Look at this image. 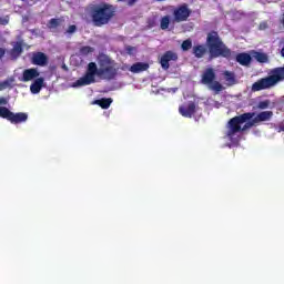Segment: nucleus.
Returning <instances> with one entry per match:
<instances>
[{
	"instance_id": "nucleus-1",
	"label": "nucleus",
	"mask_w": 284,
	"mask_h": 284,
	"mask_svg": "<svg viewBox=\"0 0 284 284\" xmlns=\"http://www.w3.org/2000/svg\"><path fill=\"white\" fill-rule=\"evenodd\" d=\"M114 6L109 3L93 4L89 10L91 21L95 28H103V26H108V23H110L114 18Z\"/></svg>"
},
{
	"instance_id": "nucleus-2",
	"label": "nucleus",
	"mask_w": 284,
	"mask_h": 284,
	"mask_svg": "<svg viewBox=\"0 0 284 284\" xmlns=\"http://www.w3.org/2000/svg\"><path fill=\"white\" fill-rule=\"evenodd\" d=\"M206 45L209 49L210 59H219V57H223V59L232 58V50H230V48L223 43V40L216 31H211L207 33Z\"/></svg>"
},
{
	"instance_id": "nucleus-3",
	"label": "nucleus",
	"mask_w": 284,
	"mask_h": 284,
	"mask_svg": "<svg viewBox=\"0 0 284 284\" xmlns=\"http://www.w3.org/2000/svg\"><path fill=\"white\" fill-rule=\"evenodd\" d=\"M99 63V78L103 79L104 81H114V79L119 77V70L125 72V70L129 69L128 64L120 67L116 61L112 60V58L108 55H102Z\"/></svg>"
},
{
	"instance_id": "nucleus-4",
	"label": "nucleus",
	"mask_w": 284,
	"mask_h": 284,
	"mask_svg": "<svg viewBox=\"0 0 284 284\" xmlns=\"http://www.w3.org/2000/svg\"><path fill=\"white\" fill-rule=\"evenodd\" d=\"M281 81H284V67H276L270 70L268 77L261 78L252 84V92L270 90V88H274Z\"/></svg>"
},
{
	"instance_id": "nucleus-5",
	"label": "nucleus",
	"mask_w": 284,
	"mask_h": 284,
	"mask_svg": "<svg viewBox=\"0 0 284 284\" xmlns=\"http://www.w3.org/2000/svg\"><path fill=\"white\" fill-rule=\"evenodd\" d=\"M254 116H256V113L246 112L241 115H236L232 118L229 121V130L226 132V135L229 136V139H232V136H234V134H239V132H243V126L241 125L250 121V119H254Z\"/></svg>"
},
{
	"instance_id": "nucleus-6",
	"label": "nucleus",
	"mask_w": 284,
	"mask_h": 284,
	"mask_svg": "<svg viewBox=\"0 0 284 284\" xmlns=\"http://www.w3.org/2000/svg\"><path fill=\"white\" fill-rule=\"evenodd\" d=\"M201 83L202 85H209L210 90H213L214 92L223 91V84L216 81V70H214L212 67L206 68L202 72Z\"/></svg>"
},
{
	"instance_id": "nucleus-7",
	"label": "nucleus",
	"mask_w": 284,
	"mask_h": 284,
	"mask_svg": "<svg viewBox=\"0 0 284 284\" xmlns=\"http://www.w3.org/2000/svg\"><path fill=\"white\" fill-rule=\"evenodd\" d=\"M95 77H99V67H97L94 62H90L85 74L73 83V88L92 85V83H95L97 81Z\"/></svg>"
},
{
	"instance_id": "nucleus-8",
	"label": "nucleus",
	"mask_w": 284,
	"mask_h": 284,
	"mask_svg": "<svg viewBox=\"0 0 284 284\" xmlns=\"http://www.w3.org/2000/svg\"><path fill=\"white\" fill-rule=\"evenodd\" d=\"M0 116L1 119H7V121H10V123H13L14 125L26 123V121H28V113H14L6 106H0Z\"/></svg>"
},
{
	"instance_id": "nucleus-9",
	"label": "nucleus",
	"mask_w": 284,
	"mask_h": 284,
	"mask_svg": "<svg viewBox=\"0 0 284 284\" xmlns=\"http://www.w3.org/2000/svg\"><path fill=\"white\" fill-rule=\"evenodd\" d=\"M192 16V9L187 3H182L173 9V21L175 23H183Z\"/></svg>"
},
{
	"instance_id": "nucleus-10",
	"label": "nucleus",
	"mask_w": 284,
	"mask_h": 284,
	"mask_svg": "<svg viewBox=\"0 0 284 284\" xmlns=\"http://www.w3.org/2000/svg\"><path fill=\"white\" fill-rule=\"evenodd\" d=\"M170 61H179V54L174 51H165L160 58L162 70H170Z\"/></svg>"
},
{
	"instance_id": "nucleus-11",
	"label": "nucleus",
	"mask_w": 284,
	"mask_h": 284,
	"mask_svg": "<svg viewBox=\"0 0 284 284\" xmlns=\"http://www.w3.org/2000/svg\"><path fill=\"white\" fill-rule=\"evenodd\" d=\"M179 112L185 119H192V116H194V114H196V103L189 102V104L186 106L181 105L179 108Z\"/></svg>"
},
{
	"instance_id": "nucleus-12",
	"label": "nucleus",
	"mask_w": 284,
	"mask_h": 284,
	"mask_svg": "<svg viewBox=\"0 0 284 284\" xmlns=\"http://www.w3.org/2000/svg\"><path fill=\"white\" fill-rule=\"evenodd\" d=\"M32 65L45 68L48 65V55L43 52H34L31 58Z\"/></svg>"
},
{
	"instance_id": "nucleus-13",
	"label": "nucleus",
	"mask_w": 284,
	"mask_h": 284,
	"mask_svg": "<svg viewBox=\"0 0 284 284\" xmlns=\"http://www.w3.org/2000/svg\"><path fill=\"white\" fill-rule=\"evenodd\" d=\"M40 74L41 73H39V70H37V68L26 69L22 72L21 81H23L24 83H28V81H32L34 79H39Z\"/></svg>"
},
{
	"instance_id": "nucleus-14",
	"label": "nucleus",
	"mask_w": 284,
	"mask_h": 284,
	"mask_svg": "<svg viewBox=\"0 0 284 284\" xmlns=\"http://www.w3.org/2000/svg\"><path fill=\"white\" fill-rule=\"evenodd\" d=\"M128 70H130V72H132L133 74H139L140 72H145L150 70V64L148 62H136L131 67L128 65Z\"/></svg>"
},
{
	"instance_id": "nucleus-15",
	"label": "nucleus",
	"mask_w": 284,
	"mask_h": 284,
	"mask_svg": "<svg viewBox=\"0 0 284 284\" xmlns=\"http://www.w3.org/2000/svg\"><path fill=\"white\" fill-rule=\"evenodd\" d=\"M251 57L257 61V63H270V57L267 53H263L261 51L253 50L251 51Z\"/></svg>"
},
{
	"instance_id": "nucleus-16",
	"label": "nucleus",
	"mask_w": 284,
	"mask_h": 284,
	"mask_svg": "<svg viewBox=\"0 0 284 284\" xmlns=\"http://www.w3.org/2000/svg\"><path fill=\"white\" fill-rule=\"evenodd\" d=\"M43 83H45L44 78H38L33 81V83L30 85V91L32 94H39L41 92V89L43 88Z\"/></svg>"
},
{
	"instance_id": "nucleus-17",
	"label": "nucleus",
	"mask_w": 284,
	"mask_h": 284,
	"mask_svg": "<svg viewBox=\"0 0 284 284\" xmlns=\"http://www.w3.org/2000/svg\"><path fill=\"white\" fill-rule=\"evenodd\" d=\"M193 54L195 59H203L207 54V47L205 44H196L193 47Z\"/></svg>"
},
{
	"instance_id": "nucleus-18",
	"label": "nucleus",
	"mask_w": 284,
	"mask_h": 284,
	"mask_svg": "<svg viewBox=\"0 0 284 284\" xmlns=\"http://www.w3.org/2000/svg\"><path fill=\"white\" fill-rule=\"evenodd\" d=\"M273 116H274V112H272V111H262V112L257 113L256 115H254L255 121L257 123H263L265 121H270Z\"/></svg>"
},
{
	"instance_id": "nucleus-19",
	"label": "nucleus",
	"mask_w": 284,
	"mask_h": 284,
	"mask_svg": "<svg viewBox=\"0 0 284 284\" xmlns=\"http://www.w3.org/2000/svg\"><path fill=\"white\" fill-rule=\"evenodd\" d=\"M235 61L240 63V65H250L252 63V55L248 53H239Z\"/></svg>"
},
{
	"instance_id": "nucleus-20",
	"label": "nucleus",
	"mask_w": 284,
	"mask_h": 284,
	"mask_svg": "<svg viewBox=\"0 0 284 284\" xmlns=\"http://www.w3.org/2000/svg\"><path fill=\"white\" fill-rule=\"evenodd\" d=\"M112 98H102L100 100H95V105L102 108V110H108L110 105H112Z\"/></svg>"
},
{
	"instance_id": "nucleus-21",
	"label": "nucleus",
	"mask_w": 284,
	"mask_h": 284,
	"mask_svg": "<svg viewBox=\"0 0 284 284\" xmlns=\"http://www.w3.org/2000/svg\"><path fill=\"white\" fill-rule=\"evenodd\" d=\"M23 53V44L21 42H16L13 48L11 49V57H21Z\"/></svg>"
},
{
	"instance_id": "nucleus-22",
	"label": "nucleus",
	"mask_w": 284,
	"mask_h": 284,
	"mask_svg": "<svg viewBox=\"0 0 284 284\" xmlns=\"http://www.w3.org/2000/svg\"><path fill=\"white\" fill-rule=\"evenodd\" d=\"M244 123L245 124L242 126V132H245L246 130H250L251 128H254V125H258V123L256 122V119L254 116Z\"/></svg>"
},
{
	"instance_id": "nucleus-23",
	"label": "nucleus",
	"mask_w": 284,
	"mask_h": 284,
	"mask_svg": "<svg viewBox=\"0 0 284 284\" xmlns=\"http://www.w3.org/2000/svg\"><path fill=\"white\" fill-rule=\"evenodd\" d=\"M160 28L161 30H168L170 28V16H164L160 20Z\"/></svg>"
},
{
	"instance_id": "nucleus-24",
	"label": "nucleus",
	"mask_w": 284,
	"mask_h": 284,
	"mask_svg": "<svg viewBox=\"0 0 284 284\" xmlns=\"http://www.w3.org/2000/svg\"><path fill=\"white\" fill-rule=\"evenodd\" d=\"M92 52H94V48H92L90 45H84V47L80 48V54L82 57H88V54H92Z\"/></svg>"
},
{
	"instance_id": "nucleus-25",
	"label": "nucleus",
	"mask_w": 284,
	"mask_h": 284,
	"mask_svg": "<svg viewBox=\"0 0 284 284\" xmlns=\"http://www.w3.org/2000/svg\"><path fill=\"white\" fill-rule=\"evenodd\" d=\"M181 49L183 50V52H187V50H192V40L191 39L184 40L181 44Z\"/></svg>"
},
{
	"instance_id": "nucleus-26",
	"label": "nucleus",
	"mask_w": 284,
	"mask_h": 284,
	"mask_svg": "<svg viewBox=\"0 0 284 284\" xmlns=\"http://www.w3.org/2000/svg\"><path fill=\"white\" fill-rule=\"evenodd\" d=\"M61 26V20L57 19V18H52L49 21L48 28L52 29V28H59Z\"/></svg>"
},
{
	"instance_id": "nucleus-27",
	"label": "nucleus",
	"mask_w": 284,
	"mask_h": 284,
	"mask_svg": "<svg viewBox=\"0 0 284 284\" xmlns=\"http://www.w3.org/2000/svg\"><path fill=\"white\" fill-rule=\"evenodd\" d=\"M224 77H225L226 81H229V83H234L236 81L234 73H232L230 71H225Z\"/></svg>"
},
{
	"instance_id": "nucleus-28",
	"label": "nucleus",
	"mask_w": 284,
	"mask_h": 284,
	"mask_svg": "<svg viewBox=\"0 0 284 284\" xmlns=\"http://www.w3.org/2000/svg\"><path fill=\"white\" fill-rule=\"evenodd\" d=\"M270 100H264V101H260L257 103V109L258 110H267V108H270Z\"/></svg>"
},
{
	"instance_id": "nucleus-29",
	"label": "nucleus",
	"mask_w": 284,
	"mask_h": 284,
	"mask_svg": "<svg viewBox=\"0 0 284 284\" xmlns=\"http://www.w3.org/2000/svg\"><path fill=\"white\" fill-rule=\"evenodd\" d=\"M67 32L68 34H74V32H77V26L74 24L69 26Z\"/></svg>"
},
{
	"instance_id": "nucleus-30",
	"label": "nucleus",
	"mask_w": 284,
	"mask_h": 284,
	"mask_svg": "<svg viewBox=\"0 0 284 284\" xmlns=\"http://www.w3.org/2000/svg\"><path fill=\"white\" fill-rule=\"evenodd\" d=\"M8 23H10V18H0V26H8Z\"/></svg>"
},
{
	"instance_id": "nucleus-31",
	"label": "nucleus",
	"mask_w": 284,
	"mask_h": 284,
	"mask_svg": "<svg viewBox=\"0 0 284 284\" xmlns=\"http://www.w3.org/2000/svg\"><path fill=\"white\" fill-rule=\"evenodd\" d=\"M267 28H270L267 21H262L258 26V30H267Z\"/></svg>"
},
{
	"instance_id": "nucleus-32",
	"label": "nucleus",
	"mask_w": 284,
	"mask_h": 284,
	"mask_svg": "<svg viewBox=\"0 0 284 284\" xmlns=\"http://www.w3.org/2000/svg\"><path fill=\"white\" fill-rule=\"evenodd\" d=\"M8 85H10V83L8 81L1 82L0 90H6V88H8Z\"/></svg>"
},
{
	"instance_id": "nucleus-33",
	"label": "nucleus",
	"mask_w": 284,
	"mask_h": 284,
	"mask_svg": "<svg viewBox=\"0 0 284 284\" xmlns=\"http://www.w3.org/2000/svg\"><path fill=\"white\" fill-rule=\"evenodd\" d=\"M0 105H8V98H0Z\"/></svg>"
},
{
	"instance_id": "nucleus-34",
	"label": "nucleus",
	"mask_w": 284,
	"mask_h": 284,
	"mask_svg": "<svg viewBox=\"0 0 284 284\" xmlns=\"http://www.w3.org/2000/svg\"><path fill=\"white\" fill-rule=\"evenodd\" d=\"M6 57V49L0 48V59H3Z\"/></svg>"
},
{
	"instance_id": "nucleus-35",
	"label": "nucleus",
	"mask_w": 284,
	"mask_h": 284,
	"mask_svg": "<svg viewBox=\"0 0 284 284\" xmlns=\"http://www.w3.org/2000/svg\"><path fill=\"white\" fill-rule=\"evenodd\" d=\"M278 132H284V124L280 126Z\"/></svg>"
},
{
	"instance_id": "nucleus-36",
	"label": "nucleus",
	"mask_w": 284,
	"mask_h": 284,
	"mask_svg": "<svg viewBox=\"0 0 284 284\" xmlns=\"http://www.w3.org/2000/svg\"><path fill=\"white\" fill-rule=\"evenodd\" d=\"M281 55L284 58V47L281 50Z\"/></svg>"
},
{
	"instance_id": "nucleus-37",
	"label": "nucleus",
	"mask_w": 284,
	"mask_h": 284,
	"mask_svg": "<svg viewBox=\"0 0 284 284\" xmlns=\"http://www.w3.org/2000/svg\"><path fill=\"white\" fill-rule=\"evenodd\" d=\"M158 1H164V0H158Z\"/></svg>"
}]
</instances>
